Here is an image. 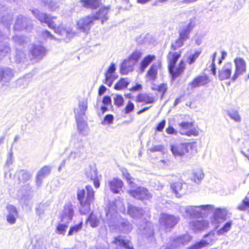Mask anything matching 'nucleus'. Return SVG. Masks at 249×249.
Masks as SVG:
<instances>
[{
    "label": "nucleus",
    "instance_id": "a19ab883",
    "mask_svg": "<svg viewBox=\"0 0 249 249\" xmlns=\"http://www.w3.org/2000/svg\"><path fill=\"white\" fill-rule=\"evenodd\" d=\"M195 26V22L194 19H191L190 20V22L187 25L183 26L179 31L189 36V35L191 31Z\"/></svg>",
    "mask_w": 249,
    "mask_h": 249
},
{
    "label": "nucleus",
    "instance_id": "bf43d9fd",
    "mask_svg": "<svg viewBox=\"0 0 249 249\" xmlns=\"http://www.w3.org/2000/svg\"><path fill=\"white\" fill-rule=\"evenodd\" d=\"M152 89L157 90L158 91L161 92L162 93L161 98H162L164 93L167 89V86L165 84H162L159 86H156L155 87L152 88Z\"/></svg>",
    "mask_w": 249,
    "mask_h": 249
},
{
    "label": "nucleus",
    "instance_id": "f03ea898",
    "mask_svg": "<svg viewBox=\"0 0 249 249\" xmlns=\"http://www.w3.org/2000/svg\"><path fill=\"white\" fill-rule=\"evenodd\" d=\"M94 192L90 186H87L86 190L79 189L77 192V199L79 201L81 214H85L90 210V204L94 200Z\"/></svg>",
    "mask_w": 249,
    "mask_h": 249
},
{
    "label": "nucleus",
    "instance_id": "49530a36",
    "mask_svg": "<svg viewBox=\"0 0 249 249\" xmlns=\"http://www.w3.org/2000/svg\"><path fill=\"white\" fill-rule=\"evenodd\" d=\"M10 51V47L7 43H4L0 44V59L4 56Z\"/></svg>",
    "mask_w": 249,
    "mask_h": 249
},
{
    "label": "nucleus",
    "instance_id": "e2e57ef3",
    "mask_svg": "<svg viewBox=\"0 0 249 249\" xmlns=\"http://www.w3.org/2000/svg\"><path fill=\"white\" fill-rule=\"evenodd\" d=\"M60 0H50L48 4V8L51 11H55L58 7V2Z\"/></svg>",
    "mask_w": 249,
    "mask_h": 249
},
{
    "label": "nucleus",
    "instance_id": "ea45409f",
    "mask_svg": "<svg viewBox=\"0 0 249 249\" xmlns=\"http://www.w3.org/2000/svg\"><path fill=\"white\" fill-rule=\"evenodd\" d=\"M100 219L92 213L89 216L87 222L89 223L91 227L95 228L100 224Z\"/></svg>",
    "mask_w": 249,
    "mask_h": 249
},
{
    "label": "nucleus",
    "instance_id": "ddd939ff",
    "mask_svg": "<svg viewBox=\"0 0 249 249\" xmlns=\"http://www.w3.org/2000/svg\"><path fill=\"white\" fill-rule=\"evenodd\" d=\"M73 214L74 206L71 203L65 204L61 214V222L69 224L71 221Z\"/></svg>",
    "mask_w": 249,
    "mask_h": 249
},
{
    "label": "nucleus",
    "instance_id": "13d9d810",
    "mask_svg": "<svg viewBox=\"0 0 249 249\" xmlns=\"http://www.w3.org/2000/svg\"><path fill=\"white\" fill-rule=\"evenodd\" d=\"M113 99L115 105L118 107H121L124 102V98L121 95H115L113 97Z\"/></svg>",
    "mask_w": 249,
    "mask_h": 249
},
{
    "label": "nucleus",
    "instance_id": "473e14b6",
    "mask_svg": "<svg viewBox=\"0 0 249 249\" xmlns=\"http://www.w3.org/2000/svg\"><path fill=\"white\" fill-rule=\"evenodd\" d=\"M209 82L210 80L207 76H199L195 78L191 83H189V85L191 86L192 88H195L204 86Z\"/></svg>",
    "mask_w": 249,
    "mask_h": 249
},
{
    "label": "nucleus",
    "instance_id": "a211bd4d",
    "mask_svg": "<svg viewBox=\"0 0 249 249\" xmlns=\"http://www.w3.org/2000/svg\"><path fill=\"white\" fill-rule=\"evenodd\" d=\"M139 230L140 234L147 238H150L154 234L153 224L147 221H144L142 225H140Z\"/></svg>",
    "mask_w": 249,
    "mask_h": 249
},
{
    "label": "nucleus",
    "instance_id": "2eb2a0df",
    "mask_svg": "<svg viewBox=\"0 0 249 249\" xmlns=\"http://www.w3.org/2000/svg\"><path fill=\"white\" fill-rule=\"evenodd\" d=\"M98 8H99V10L92 17L94 20H101L102 24H103L108 18V13L109 10V7L105 6L101 3V6Z\"/></svg>",
    "mask_w": 249,
    "mask_h": 249
},
{
    "label": "nucleus",
    "instance_id": "4d7b16f0",
    "mask_svg": "<svg viewBox=\"0 0 249 249\" xmlns=\"http://www.w3.org/2000/svg\"><path fill=\"white\" fill-rule=\"evenodd\" d=\"M46 240L44 238L39 239L35 246L34 249H46Z\"/></svg>",
    "mask_w": 249,
    "mask_h": 249
},
{
    "label": "nucleus",
    "instance_id": "9d476101",
    "mask_svg": "<svg viewBox=\"0 0 249 249\" xmlns=\"http://www.w3.org/2000/svg\"><path fill=\"white\" fill-rule=\"evenodd\" d=\"M85 152L86 149L83 142L82 141L78 142L75 143L74 149L68 156V159L70 161H74L80 158Z\"/></svg>",
    "mask_w": 249,
    "mask_h": 249
},
{
    "label": "nucleus",
    "instance_id": "8fccbe9b",
    "mask_svg": "<svg viewBox=\"0 0 249 249\" xmlns=\"http://www.w3.org/2000/svg\"><path fill=\"white\" fill-rule=\"evenodd\" d=\"M228 115L230 117V118L233 120L234 121L236 122H240L241 121V117L238 112L236 110H231L228 113Z\"/></svg>",
    "mask_w": 249,
    "mask_h": 249
},
{
    "label": "nucleus",
    "instance_id": "9b49d317",
    "mask_svg": "<svg viewBox=\"0 0 249 249\" xmlns=\"http://www.w3.org/2000/svg\"><path fill=\"white\" fill-rule=\"evenodd\" d=\"M94 21V19L92 16H86L77 21V27L82 32L87 33L93 25Z\"/></svg>",
    "mask_w": 249,
    "mask_h": 249
},
{
    "label": "nucleus",
    "instance_id": "412c9836",
    "mask_svg": "<svg viewBox=\"0 0 249 249\" xmlns=\"http://www.w3.org/2000/svg\"><path fill=\"white\" fill-rule=\"evenodd\" d=\"M204 239L198 242L188 249H199L214 241V233H210L204 237Z\"/></svg>",
    "mask_w": 249,
    "mask_h": 249
},
{
    "label": "nucleus",
    "instance_id": "c756f323",
    "mask_svg": "<svg viewBox=\"0 0 249 249\" xmlns=\"http://www.w3.org/2000/svg\"><path fill=\"white\" fill-rule=\"evenodd\" d=\"M30 22V19L24 18L22 16L19 15L18 17L14 28L15 30H19L26 28Z\"/></svg>",
    "mask_w": 249,
    "mask_h": 249
},
{
    "label": "nucleus",
    "instance_id": "37998d69",
    "mask_svg": "<svg viewBox=\"0 0 249 249\" xmlns=\"http://www.w3.org/2000/svg\"><path fill=\"white\" fill-rule=\"evenodd\" d=\"M129 81L127 78H121L115 85L114 88L117 90H121L127 87Z\"/></svg>",
    "mask_w": 249,
    "mask_h": 249
},
{
    "label": "nucleus",
    "instance_id": "7ed1b4c3",
    "mask_svg": "<svg viewBox=\"0 0 249 249\" xmlns=\"http://www.w3.org/2000/svg\"><path fill=\"white\" fill-rule=\"evenodd\" d=\"M214 207L212 205L200 206H187L180 208L183 216L185 218H199L208 214L210 211L213 210Z\"/></svg>",
    "mask_w": 249,
    "mask_h": 249
},
{
    "label": "nucleus",
    "instance_id": "1a4fd4ad",
    "mask_svg": "<svg viewBox=\"0 0 249 249\" xmlns=\"http://www.w3.org/2000/svg\"><path fill=\"white\" fill-rule=\"evenodd\" d=\"M191 148L190 143H180L171 145V150L175 157H180L188 153Z\"/></svg>",
    "mask_w": 249,
    "mask_h": 249
},
{
    "label": "nucleus",
    "instance_id": "e433bc0d",
    "mask_svg": "<svg viewBox=\"0 0 249 249\" xmlns=\"http://www.w3.org/2000/svg\"><path fill=\"white\" fill-rule=\"evenodd\" d=\"M77 127L79 131L83 135H87V128L88 127L87 124L84 121L82 117H75Z\"/></svg>",
    "mask_w": 249,
    "mask_h": 249
},
{
    "label": "nucleus",
    "instance_id": "6e6552de",
    "mask_svg": "<svg viewBox=\"0 0 249 249\" xmlns=\"http://www.w3.org/2000/svg\"><path fill=\"white\" fill-rule=\"evenodd\" d=\"M235 70L231 76V80L235 81L240 75L246 72L247 64L245 60L241 57H237L234 60Z\"/></svg>",
    "mask_w": 249,
    "mask_h": 249
},
{
    "label": "nucleus",
    "instance_id": "f257e3e1",
    "mask_svg": "<svg viewBox=\"0 0 249 249\" xmlns=\"http://www.w3.org/2000/svg\"><path fill=\"white\" fill-rule=\"evenodd\" d=\"M32 13L41 22L47 23L50 28L54 29L55 32L61 36L62 39L65 41H68L73 36L74 33L72 31L71 28H64L61 25L56 28V24L53 21L55 17L48 16L46 14L40 13L37 10H33Z\"/></svg>",
    "mask_w": 249,
    "mask_h": 249
},
{
    "label": "nucleus",
    "instance_id": "7c9ffc66",
    "mask_svg": "<svg viewBox=\"0 0 249 249\" xmlns=\"http://www.w3.org/2000/svg\"><path fill=\"white\" fill-rule=\"evenodd\" d=\"M135 64V63L129 58L125 59L121 66V73L123 74H127L129 72L133 70V67Z\"/></svg>",
    "mask_w": 249,
    "mask_h": 249
},
{
    "label": "nucleus",
    "instance_id": "4468645a",
    "mask_svg": "<svg viewBox=\"0 0 249 249\" xmlns=\"http://www.w3.org/2000/svg\"><path fill=\"white\" fill-rule=\"evenodd\" d=\"M15 73L14 71L10 68H0V82L2 85L9 83L13 77Z\"/></svg>",
    "mask_w": 249,
    "mask_h": 249
},
{
    "label": "nucleus",
    "instance_id": "2f4dec72",
    "mask_svg": "<svg viewBox=\"0 0 249 249\" xmlns=\"http://www.w3.org/2000/svg\"><path fill=\"white\" fill-rule=\"evenodd\" d=\"M82 6L90 9H96L101 6V0H80Z\"/></svg>",
    "mask_w": 249,
    "mask_h": 249
},
{
    "label": "nucleus",
    "instance_id": "f3484780",
    "mask_svg": "<svg viewBox=\"0 0 249 249\" xmlns=\"http://www.w3.org/2000/svg\"><path fill=\"white\" fill-rule=\"evenodd\" d=\"M112 244L116 245L119 249H134L129 240L123 236L115 237Z\"/></svg>",
    "mask_w": 249,
    "mask_h": 249
},
{
    "label": "nucleus",
    "instance_id": "774afa93",
    "mask_svg": "<svg viewBox=\"0 0 249 249\" xmlns=\"http://www.w3.org/2000/svg\"><path fill=\"white\" fill-rule=\"evenodd\" d=\"M159 165L163 168H165L170 165L171 161L168 159L161 160L159 161Z\"/></svg>",
    "mask_w": 249,
    "mask_h": 249
},
{
    "label": "nucleus",
    "instance_id": "0e129e2a",
    "mask_svg": "<svg viewBox=\"0 0 249 249\" xmlns=\"http://www.w3.org/2000/svg\"><path fill=\"white\" fill-rule=\"evenodd\" d=\"M192 237L189 234H184L182 236L178 237V240L180 241L181 245H184L188 243L191 240Z\"/></svg>",
    "mask_w": 249,
    "mask_h": 249
},
{
    "label": "nucleus",
    "instance_id": "aec40b11",
    "mask_svg": "<svg viewBox=\"0 0 249 249\" xmlns=\"http://www.w3.org/2000/svg\"><path fill=\"white\" fill-rule=\"evenodd\" d=\"M227 213L228 211L226 209H216L213 213L212 222L214 224L222 223L226 219Z\"/></svg>",
    "mask_w": 249,
    "mask_h": 249
},
{
    "label": "nucleus",
    "instance_id": "f704fd0d",
    "mask_svg": "<svg viewBox=\"0 0 249 249\" xmlns=\"http://www.w3.org/2000/svg\"><path fill=\"white\" fill-rule=\"evenodd\" d=\"M16 176L18 177L19 182L28 181L32 177V174L25 170H19L17 172Z\"/></svg>",
    "mask_w": 249,
    "mask_h": 249
},
{
    "label": "nucleus",
    "instance_id": "6e6d98bb",
    "mask_svg": "<svg viewBox=\"0 0 249 249\" xmlns=\"http://www.w3.org/2000/svg\"><path fill=\"white\" fill-rule=\"evenodd\" d=\"M82 227V222H81L78 224L71 227L68 232V235H72L73 234L77 233L81 230Z\"/></svg>",
    "mask_w": 249,
    "mask_h": 249
},
{
    "label": "nucleus",
    "instance_id": "69168bd1",
    "mask_svg": "<svg viewBox=\"0 0 249 249\" xmlns=\"http://www.w3.org/2000/svg\"><path fill=\"white\" fill-rule=\"evenodd\" d=\"M113 118V115L108 114L105 116L104 120L102 122V124L104 125L111 124L112 123Z\"/></svg>",
    "mask_w": 249,
    "mask_h": 249
},
{
    "label": "nucleus",
    "instance_id": "3c124183",
    "mask_svg": "<svg viewBox=\"0 0 249 249\" xmlns=\"http://www.w3.org/2000/svg\"><path fill=\"white\" fill-rule=\"evenodd\" d=\"M68 227V224L64 223L59 224L56 227V232L60 234H64Z\"/></svg>",
    "mask_w": 249,
    "mask_h": 249
},
{
    "label": "nucleus",
    "instance_id": "393cba45",
    "mask_svg": "<svg viewBox=\"0 0 249 249\" xmlns=\"http://www.w3.org/2000/svg\"><path fill=\"white\" fill-rule=\"evenodd\" d=\"M209 222L205 220H193L189 223V227L194 231L203 230L209 227Z\"/></svg>",
    "mask_w": 249,
    "mask_h": 249
},
{
    "label": "nucleus",
    "instance_id": "20e7f679",
    "mask_svg": "<svg viewBox=\"0 0 249 249\" xmlns=\"http://www.w3.org/2000/svg\"><path fill=\"white\" fill-rule=\"evenodd\" d=\"M181 52H169L167 56L168 61V70L173 78H175L179 76L185 69V63L183 60H181L178 66L176 62L180 56Z\"/></svg>",
    "mask_w": 249,
    "mask_h": 249
},
{
    "label": "nucleus",
    "instance_id": "b1692460",
    "mask_svg": "<svg viewBox=\"0 0 249 249\" xmlns=\"http://www.w3.org/2000/svg\"><path fill=\"white\" fill-rule=\"evenodd\" d=\"M32 55L37 59H40L45 55L46 50L41 45H33L30 48Z\"/></svg>",
    "mask_w": 249,
    "mask_h": 249
},
{
    "label": "nucleus",
    "instance_id": "dca6fc26",
    "mask_svg": "<svg viewBox=\"0 0 249 249\" xmlns=\"http://www.w3.org/2000/svg\"><path fill=\"white\" fill-rule=\"evenodd\" d=\"M233 65L231 62L226 63L218 71V78L220 80H224L231 78Z\"/></svg>",
    "mask_w": 249,
    "mask_h": 249
},
{
    "label": "nucleus",
    "instance_id": "c85d7f7f",
    "mask_svg": "<svg viewBox=\"0 0 249 249\" xmlns=\"http://www.w3.org/2000/svg\"><path fill=\"white\" fill-rule=\"evenodd\" d=\"M50 171L51 167L49 166H45L38 172L36 176V184L37 186H40L43 179L49 174Z\"/></svg>",
    "mask_w": 249,
    "mask_h": 249
},
{
    "label": "nucleus",
    "instance_id": "052dcab7",
    "mask_svg": "<svg viewBox=\"0 0 249 249\" xmlns=\"http://www.w3.org/2000/svg\"><path fill=\"white\" fill-rule=\"evenodd\" d=\"M200 54V52L196 51L195 53L191 54L187 60V62L191 65L194 63Z\"/></svg>",
    "mask_w": 249,
    "mask_h": 249
},
{
    "label": "nucleus",
    "instance_id": "39448f33",
    "mask_svg": "<svg viewBox=\"0 0 249 249\" xmlns=\"http://www.w3.org/2000/svg\"><path fill=\"white\" fill-rule=\"evenodd\" d=\"M13 39L15 44L16 48V54L15 56L16 61L18 63L24 62L26 60L25 54L21 50V46H24L26 42L27 38L23 36H15Z\"/></svg>",
    "mask_w": 249,
    "mask_h": 249
},
{
    "label": "nucleus",
    "instance_id": "f8f14e48",
    "mask_svg": "<svg viewBox=\"0 0 249 249\" xmlns=\"http://www.w3.org/2000/svg\"><path fill=\"white\" fill-rule=\"evenodd\" d=\"M179 133L181 135L197 136L199 134L198 131L193 127L192 123L185 122H182L179 124Z\"/></svg>",
    "mask_w": 249,
    "mask_h": 249
},
{
    "label": "nucleus",
    "instance_id": "338daca9",
    "mask_svg": "<svg viewBox=\"0 0 249 249\" xmlns=\"http://www.w3.org/2000/svg\"><path fill=\"white\" fill-rule=\"evenodd\" d=\"M134 109V105L131 102L128 101L127 104L124 108V111L125 114H128L130 112L132 111Z\"/></svg>",
    "mask_w": 249,
    "mask_h": 249
},
{
    "label": "nucleus",
    "instance_id": "09e8293b",
    "mask_svg": "<svg viewBox=\"0 0 249 249\" xmlns=\"http://www.w3.org/2000/svg\"><path fill=\"white\" fill-rule=\"evenodd\" d=\"M232 224V221H229L227 222L223 227H222L217 231V234L222 235L224 233L228 232L230 230Z\"/></svg>",
    "mask_w": 249,
    "mask_h": 249
},
{
    "label": "nucleus",
    "instance_id": "a18cd8bd",
    "mask_svg": "<svg viewBox=\"0 0 249 249\" xmlns=\"http://www.w3.org/2000/svg\"><path fill=\"white\" fill-rule=\"evenodd\" d=\"M138 101L145 102L146 103H151L153 102L154 99L147 94H142L138 95Z\"/></svg>",
    "mask_w": 249,
    "mask_h": 249
},
{
    "label": "nucleus",
    "instance_id": "a878e982",
    "mask_svg": "<svg viewBox=\"0 0 249 249\" xmlns=\"http://www.w3.org/2000/svg\"><path fill=\"white\" fill-rule=\"evenodd\" d=\"M128 213L134 219H138L144 216V211L141 208L130 205L128 207Z\"/></svg>",
    "mask_w": 249,
    "mask_h": 249
},
{
    "label": "nucleus",
    "instance_id": "4c0bfd02",
    "mask_svg": "<svg viewBox=\"0 0 249 249\" xmlns=\"http://www.w3.org/2000/svg\"><path fill=\"white\" fill-rule=\"evenodd\" d=\"M156 56L154 55H148L145 56L142 61L141 63L140 71L143 72L144 71L145 69L151 63L153 60H155Z\"/></svg>",
    "mask_w": 249,
    "mask_h": 249
},
{
    "label": "nucleus",
    "instance_id": "4be33fe9",
    "mask_svg": "<svg viewBox=\"0 0 249 249\" xmlns=\"http://www.w3.org/2000/svg\"><path fill=\"white\" fill-rule=\"evenodd\" d=\"M6 208L8 211L6 216L7 222L11 224L15 223L18 214L16 208L11 204H8Z\"/></svg>",
    "mask_w": 249,
    "mask_h": 249
},
{
    "label": "nucleus",
    "instance_id": "72a5a7b5",
    "mask_svg": "<svg viewBox=\"0 0 249 249\" xmlns=\"http://www.w3.org/2000/svg\"><path fill=\"white\" fill-rule=\"evenodd\" d=\"M88 107V103L86 100H83L79 102L78 107L74 109L75 117H82L85 115Z\"/></svg>",
    "mask_w": 249,
    "mask_h": 249
},
{
    "label": "nucleus",
    "instance_id": "5fc2aeb1",
    "mask_svg": "<svg viewBox=\"0 0 249 249\" xmlns=\"http://www.w3.org/2000/svg\"><path fill=\"white\" fill-rule=\"evenodd\" d=\"M142 53L138 50L135 51L128 58L136 64L138 60L140 58Z\"/></svg>",
    "mask_w": 249,
    "mask_h": 249
},
{
    "label": "nucleus",
    "instance_id": "58836bf2",
    "mask_svg": "<svg viewBox=\"0 0 249 249\" xmlns=\"http://www.w3.org/2000/svg\"><path fill=\"white\" fill-rule=\"evenodd\" d=\"M119 227L120 231L125 233H129L132 229L131 225L127 220L125 219L121 220Z\"/></svg>",
    "mask_w": 249,
    "mask_h": 249
},
{
    "label": "nucleus",
    "instance_id": "6ab92c4d",
    "mask_svg": "<svg viewBox=\"0 0 249 249\" xmlns=\"http://www.w3.org/2000/svg\"><path fill=\"white\" fill-rule=\"evenodd\" d=\"M85 175L87 178L93 181L96 188L99 187L100 183L98 180L97 169L95 166H89L86 169Z\"/></svg>",
    "mask_w": 249,
    "mask_h": 249
},
{
    "label": "nucleus",
    "instance_id": "79ce46f5",
    "mask_svg": "<svg viewBox=\"0 0 249 249\" xmlns=\"http://www.w3.org/2000/svg\"><path fill=\"white\" fill-rule=\"evenodd\" d=\"M237 209L241 211H247L249 213V197L246 196L240 203Z\"/></svg>",
    "mask_w": 249,
    "mask_h": 249
},
{
    "label": "nucleus",
    "instance_id": "603ef678",
    "mask_svg": "<svg viewBox=\"0 0 249 249\" xmlns=\"http://www.w3.org/2000/svg\"><path fill=\"white\" fill-rule=\"evenodd\" d=\"M13 21V18L11 15H7L2 17L1 19V22L4 24L6 25L7 28H9L12 24Z\"/></svg>",
    "mask_w": 249,
    "mask_h": 249
},
{
    "label": "nucleus",
    "instance_id": "c03bdc74",
    "mask_svg": "<svg viewBox=\"0 0 249 249\" xmlns=\"http://www.w3.org/2000/svg\"><path fill=\"white\" fill-rule=\"evenodd\" d=\"M122 172L123 177L126 179L130 187L133 188L135 183L133 182V180H134V179L131 178L130 174L126 169H122Z\"/></svg>",
    "mask_w": 249,
    "mask_h": 249
},
{
    "label": "nucleus",
    "instance_id": "680f3d73",
    "mask_svg": "<svg viewBox=\"0 0 249 249\" xmlns=\"http://www.w3.org/2000/svg\"><path fill=\"white\" fill-rule=\"evenodd\" d=\"M28 83L29 81L26 78H21L18 80L17 82V86L19 88H24L27 87Z\"/></svg>",
    "mask_w": 249,
    "mask_h": 249
},
{
    "label": "nucleus",
    "instance_id": "de8ad7c7",
    "mask_svg": "<svg viewBox=\"0 0 249 249\" xmlns=\"http://www.w3.org/2000/svg\"><path fill=\"white\" fill-rule=\"evenodd\" d=\"M116 210L114 209L108 208L107 210H106V217L107 219L105 220V222L109 226H111V224L108 221L110 219H111L113 215L115 214Z\"/></svg>",
    "mask_w": 249,
    "mask_h": 249
},
{
    "label": "nucleus",
    "instance_id": "5701e85b",
    "mask_svg": "<svg viewBox=\"0 0 249 249\" xmlns=\"http://www.w3.org/2000/svg\"><path fill=\"white\" fill-rule=\"evenodd\" d=\"M159 65L154 63L150 66L145 76L146 81L153 82L157 79Z\"/></svg>",
    "mask_w": 249,
    "mask_h": 249
},
{
    "label": "nucleus",
    "instance_id": "0eeeda50",
    "mask_svg": "<svg viewBox=\"0 0 249 249\" xmlns=\"http://www.w3.org/2000/svg\"><path fill=\"white\" fill-rule=\"evenodd\" d=\"M131 190L128 191V193L132 197L140 200L149 199L152 197L151 194L148 190L143 187H136L134 183V187L131 188Z\"/></svg>",
    "mask_w": 249,
    "mask_h": 249
},
{
    "label": "nucleus",
    "instance_id": "c9c22d12",
    "mask_svg": "<svg viewBox=\"0 0 249 249\" xmlns=\"http://www.w3.org/2000/svg\"><path fill=\"white\" fill-rule=\"evenodd\" d=\"M171 188L176 195V196L179 198L185 193L183 189L182 184L180 182H175L171 185Z\"/></svg>",
    "mask_w": 249,
    "mask_h": 249
},
{
    "label": "nucleus",
    "instance_id": "423d86ee",
    "mask_svg": "<svg viewBox=\"0 0 249 249\" xmlns=\"http://www.w3.org/2000/svg\"><path fill=\"white\" fill-rule=\"evenodd\" d=\"M179 217L172 214L161 213L159 218V222L161 227L166 230H170L178 222Z\"/></svg>",
    "mask_w": 249,
    "mask_h": 249
},
{
    "label": "nucleus",
    "instance_id": "bb28decb",
    "mask_svg": "<svg viewBox=\"0 0 249 249\" xmlns=\"http://www.w3.org/2000/svg\"><path fill=\"white\" fill-rule=\"evenodd\" d=\"M179 37L175 41H172L171 44V49L175 51L177 49L183 46L184 42L186 41L189 37L187 36L180 32L178 31Z\"/></svg>",
    "mask_w": 249,
    "mask_h": 249
},
{
    "label": "nucleus",
    "instance_id": "864d4df0",
    "mask_svg": "<svg viewBox=\"0 0 249 249\" xmlns=\"http://www.w3.org/2000/svg\"><path fill=\"white\" fill-rule=\"evenodd\" d=\"M193 175L194 181L197 183H199L204 177L202 171L201 170L194 172Z\"/></svg>",
    "mask_w": 249,
    "mask_h": 249
},
{
    "label": "nucleus",
    "instance_id": "cd10ccee",
    "mask_svg": "<svg viewBox=\"0 0 249 249\" xmlns=\"http://www.w3.org/2000/svg\"><path fill=\"white\" fill-rule=\"evenodd\" d=\"M107 184L111 191L114 193H119L123 186V181L118 178H113L108 181Z\"/></svg>",
    "mask_w": 249,
    "mask_h": 249
}]
</instances>
